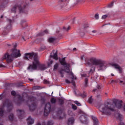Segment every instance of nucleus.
I'll return each instance as SVG.
<instances>
[{
	"label": "nucleus",
	"instance_id": "46",
	"mask_svg": "<svg viewBox=\"0 0 125 125\" xmlns=\"http://www.w3.org/2000/svg\"><path fill=\"white\" fill-rule=\"evenodd\" d=\"M3 94H1L0 95V100H1V99H2V98H3V96L2 95Z\"/></svg>",
	"mask_w": 125,
	"mask_h": 125
},
{
	"label": "nucleus",
	"instance_id": "23",
	"mask_svg": "<svg viewBox=\"0 0 125 125\" xmlns=\"http://www.w3.org/2000/svg\"><path fill=\"white\" fill-rule=\"evenodd\" d=\"M65 70H64V69H62L59 71V73L62 78H64V74H65Z\"/></svg>",
	"mask_w": 125,
	"mask_h": 125
},
{
	"label": "nucleus",
	"instance_id": "2",
	"mask_svg": "<svg viewBox=\"0 0 125 125\" xmlns=\"http://www.w3.org/2000/svg\"><path fill=\"white\" fill-rule=\"evenodd\" d=\"M86 66H96L98 71H104L107 69L108 63L102 59L91 58L85 63Z\"/></svg>",
	"mask_w": 125,
	"mask_h": 125
},
{
	"label": "nucleus",
	"instance_id": "64",
	"mask_svg": "<svg viewBox=\"0 0 125 125\" xmlns=\"http://www.w3.org/2000/svg\"><path fill=\"white\" fill-rule=\"evenodd\" d=\"M62 1H66V0H61Z\"/></svg>",
	"mask_w": 125,
	"mask_h": 125
},
{
	"label": "nucleus",
	"instance_id": "52",
	"mask_svg": "<svg viewBox=\"0 0 125 125\" xmlns=\"http://www.w3.org/2000/svg\"><path fill=\"white\" fill-rule=\"evenodd\" d=\"M92 33H97V31H96V30H93L92 31Z\"/></svg>",
	"mask_w": 125,
	"mask_h": 125
},
{
	"label": "nucleus",
	"instance_id": "3",
	"mask_svg": "<svg viewBox=\"0 0 125 125\" xmlns=\"http://www.w3.org/2000/svg\"><path fill=\"white\" fill-rule=\"evenodd\" d=\"M13 48L11 50V54H9L8 53H5L3 57V60H6L7 63H11L13 60H14V58H18V57H20L21 56V53H20V50H18L16 49V47L17 46V44H14Z\"/></svg>",
	"mask_w": 125,
	"mask_h": 125
},
{
	"label": "nucleus",
	"instance_id": "16",
	"mask_svg": "<svg viewBox=\"0 0 125 125\" xmlns=\"http://www.w3.org/2000/svg\"><path fill=\"white\" fill-rule=\"evenodd\" d=\"M27 121L28 125H32L35 123V119L31 117V116L28 117Z\"/></svg>",
	"mask_w": 125,
	"mask_h": 125
},
{
	"label": "nucleus",
	"instance_id": "37",
	"mask_svg": "<svg viewBox=\"0 0 125 125\" xmlns=\"http://www.w3.org/2000/svg\"><path fill=\"white\" fill-rule=\"evenodd\" d=\"M11 95H13V96H16V92H15V91H12Z\"/></svg>",
	"mask_w": 125,
	"mask_h": 125
},
{
	"label": "nucleus",
	"instance_id": "14",
	"mask_svg": "<svg viewBox=\"0 0 125 125\" xmlns=\"http://www.w3.org/2000/svg\"><path fill=\"white\" fill-rule=\"evenodd\" d=\"M111 66H112V67H114L115 69H118V70H119V71L120 73L122 74V72H123L122 67L120 66L119 64L117 63H112L111 64Z\"/></svg>",
	"mask_w": 125,
	"mask_h": 125
},
{
	"label": "nucleus",
	"instance_id": "5",
	"mask_svg": "<svg viewBox=\"0 0 125 125\" xmlns=\"http://www.w3.org/2000/svg\"><path fill=\"white\" fill-rule=\"evenodd\" d=\"M5 106H7V112H11L12 108H13L12 104L9 103V100L6 99L4 102L3 105L0 106V117H3V115H4V107Z\"/></svg>",
	"mask_w": 125,
	"mask_h": 125
},
{
	"label": "nucleus",
	"instance_id": "60",
	"mask_svg": "<svg viewBox=\"0 0 125 125\" xmlns=\"http://www.w3.org/2000/svg\"><path fill=\"white\" fill-rule=\"evenodd\" d=\"M0 18H1V19L3 18V15H1V17H0Z\"/></svg>",
	"mask_w": 125,
	"mask_h": 125
},
{
	"label": "nucleus",
	"instance_id": "18",
	"mask_svg": "<svg viewBox=\"0 0 125 125\" xmlns=\"http://www.w3.org/2000/svg\"><path fill=\"white\" fill-rule=\"evenodd\" d=\"M75 122L74 118L72 117L68 119L67 124L68 125H73Z\"/></svg>",
	"mask_w": 125,
	"mask_h": 125
},
{
	"label": "nucleus",
	"instance_id": "28",
	"mask_svg": "<svg viewBox=\"0 0 125 125\" xmlns=\"http://www.w3.org/2000/svg\"><path fill=\"white\" fill-rule=\"evenodd\" d=\"M58 67H59V64L58 63H56L54 65V68H53L54 71H57V69H58Z\"/></svg>",
	"mask_w": 125,
	"mask_h": 125
},
{
	"label": "nucleus",
	"instance_id": "13",
	"mask_svg": "<svg viewBox=\"0 0 125 125\" xmlns=\"http://www.w3.org/2000/svg\"><path fill=\"white\" fill-rule=\"evenodd\" d=\"M113 103L118 109H121L123 107V104H121V102L118 100H115L113 101Z\"/></svg>",
	"mask_w": 125,
	"mask_h": 125
},
{
	"label": "nucleus",
	"instance_id": "8",
	"mask_svg": "<svg viewBox=\"0 0 125 125\" xmlns=\"http://www.w3.org/2000/svg\"><path fill=\"white\" fill-rule=\"evenodd\" d=\"M26 7V5H24L23 8L22 7V6L20 4H16L15 5H14L11 9V11L12 13H16V12L17 11V8H19V10L20 11H22L23 10V8H25Z\"/></svg>",
	"mask_w": 125,
	"mask_h": 125
},
{
	"label": "nucleus",
	"instance_id": "27",
	"mask_svg": "<svg viewBox=\"0 0 125 125\" xmlns=\"http://www.w3.org/2000/svg\"><path fill=\"white\" fill-rule=\"evenodd\" d=\"M55 41H56V38H50L48 39L49 42H53Z\"/></svg>",
	"mask_w": 125,
	"mask_h": 125
},
{
	"label": "nucleus",
	"instance_id": "15",
	"mask_svg": "<svg viewBox=\"0 0 125 125\" xmlns=\"http://www.w3.org/2000/svg\"><path fill=\"white\" fill-rule=\"evenodd\" d=\"M17 98L18 99V105H20L22 102H24V98L23 97L20 96V95H17Z\"/></svg>",
	"mask_w": 125,
	"mask_h": 125
},
{
	"label": "nucleus",
	"instance_id": "43",
	"mask_svg": "<svg viewBox=\"0 0 125 125\" xmlns=\"http://www.w3.org/2000/svg\"><path fill=\"white\" fill-rule=\"evenodd\" d=\"M72 108L73 109V110H77V106H76L75 104H72Z\"/></svg>",
	"mask_w": 125,
	"mask_h": 125
},
{
	"label": "nucleus",
	"instance_id": "17",
	"mask_svg": "<svg viewBox=\"0 0 125 125\" xmlns=\"http://www.w3.org/2000/svg\"><path fill=\"white\" fill-rule=\"evenodd\" d=\"M115 116L117 120H119V121H122L124 119V116L119 113H116Z\"/></svg>",
	"mask_w": 125,
	"mask_h": 125
},
{
	"label": "nucleus",
	"instance_id": "30",
	"mask_svg": "<svg viewBox=\"0 0 125 125\" xmlns=\"http://www.w3.org/2000/svg\"><path fill=\"white\" fill-rule=\"evenodd\" d=\"M59 104L60 105H63V104H64V100H63L61 99H59Z\"/></svg>",
	"mask_w": 125,
	"mask_h": 125
},
{
	"label": "nucleus",
	"instance_id": "24",
	"mask_svg": "<svg viewBox=\"0 0 125 125\" xmlns=\"http://www.w3.org/2000/svg\"><path fill=\"white\" fill-rule=\"evenodd\" d=\"M83 29H84V31H87V29H88V27H89V26L88 25V24L87 23H85V24H83Z\"/></svg>",
	"mask_w": 125,
	"mask_h": 125
},
{
	"label": "nucleus",
	"instance_id": "58",
	"mask_svg": "<svg viewBox=\"0 0 125 125\" xmlns=\"http://www.w3.org/2000/svg\"><path fill=\"white\" fill-rule=\"evenodd\" d=\"M35 88L36 89H37V88L39 89V86H35Z\"/></svg>",
	"mask_w": 125,
	"mask_h": 125
},
{
	"label": "nucleus",
	"instance_id": "20",
	"mask_svg": "<svg viewBox=\"0 0 125 125\" xmlns=\"http://www.w3.org/2000/svg\"><path fill=\"white\" fill-rule=\"evenodd\" d=\"M45 34H48V31L47 30H45L43 32L39 33L38 34H37V37H42V36H44V35H45Z\"/></svg>",
	"mask_w": 125,
	"mask_h": 125
},
{
	"label": "nucleus",
	"instance_id": "44",
	"mask_svg": "<svg viewBox=\"0 0 125 125\" xmlns=\"http://www.w3.org/2000/svg\"><path fill=\"white\" fill-rule=\"evenodd\" d=\"M7 20L8 23H9V24H11L13 22V21L9 19H7Z\"/></svg>",
	"mask_w": 125,
	"mask_h": 125
},
{
	"label": "nucleus",
	"instance_id": "26",
	"mask_svg": "<svg viewBox=\"0 0 125 125\" xmlns=\"http://www.w3.org/2000/svg\"><path fill=\"white\" fill-rule=\"evenodd\" d=\"M70 29H71V27L70 26H68L67 27H63L62 30L64 32H69Z\"/></svg>",
	"mask_w": 125,
	"mask_h": 125
},
{
	"label": "nucleus",
	"instance_id": "34",
	"mask_svg": "<svg viewBox=\"0 0 125 125\" xmlns=\"http://www.w3.org/2000/svg\"><path fill=\"white\" fill-rule=\"evenodd\" d=\"M87 84H88V79L86 78L85 79V86H87Z\"/></svg>",
	"mask_w": 125,
	"mask_h": 125
},
{
	"label": "nucleus",
	"instance_id": "41",
	"mask_svg": "<svg viewBox=\"0 0 125 125\" xmlns=\"http://www.w3.org/2000/svg\"><path fill=\"white\" fill-rule=\"evenodd\" d=\"M95 18L97 20L98 19H99V14H96L95 15Z\"/></svg>",
	"mask_w": 125,
	"mask_h": 125
},
{
	"label": "nucleus",
	"instance_id": "49",
	"mask_svg": "<svg viewBox=\"0 0 125 125\" xmlns=\"http://www.w3.org/2000/svg\"><path fill=\"white\" fill-rule=\"evenodd\" d=\"M119 125H125V123L122 122H121Z\"/></svg>",
	"mask_w": 125,
	"mask_h": 125
},
{
	"label": "nucleus",
	"instance_id": "59",
	"mask_svg": "<svg viewBox=\"0 0 125 125\" xmlns=\"http://www.w3.org/2000/svg\"><path fill=\"white\" fill-rule=\"evenodd\" d=\"M115 83V81L112 80V81H111V83Z\"/></svg>",
	"mask_w": 125,
	"mask_h": 125
},
{
	"label": "nucleus",
	"instance_id": "12",
	"mask_svg": "<svg viewBox=\"0 0 125 125\" xmlns=\"http://www.w3.org/2000/svg\"><path fill=\"white\" fill-rule=\"evenodd\" d=\"M50 57H51V58H53V59H55V60H58L57 51H56L55 50H53L51 53Z\"/></svg>",
	"mask_w": 125,
	"mask_h": 125
},
{
	"label": "nucleus",
	"instance_id": "51",
	"mask_svg": "<svg viewBox=\"0 0 125 125\" xmlns=\"http://www.w3.org/2000/svg\"><path fill=\"white\" fill-rule=\"evenodd\" d=\"M84 57V55H83L81 57V60H83V58Z\"/></svg>",
	"mask_w": 125,
	"mask_h": 125
},
{
	"label": "nucleus",
	"instance_id": "33",
	"mask_svg": "<svg viewBox=\"0 0 125 125\" xmlns=\"http://www.w3.org/2000/svg\"><path fill=\"white\" fill-rule=\"evenodd\" d=\"M93 102V99H92V97H90L88 99V103L89 104H91Z\"/></svg>",
	"mask_w": 125,
	"mask_h": 125
},
{
	"label": "nucleus",
	"instance_id": "6",
	"mask_svg": "<svg viewBox=\"0 0 125 125\" xmlns=\"http://www.w3.org/2000/svg\"><path fill=\"white\" fill-rule=\"evenodd\" d=\"M64 72L65 73H67V74H70L71 77H70V79L71 80L70 81L68 79H65V82L66 83H73V85L75 86L76 85V84L75 83V82H74V80H76L77 79L76 77H75L74 76V74L73 72L70 71V68L69 67L67 66H64V69H63Z\"/></svg>",
	"mask_w": 125,
	"mask_h": 125
},
{
	"label": "nucleus",
	"instance_id": "55",
	"mask_svg": "<svg viewBox=\"0 0 125 125\" xmlns=\"http://www.w3.org/2000/svg\"><path fill=\"white\" fill-rule=\"evenodd\" d=\"M97 98H100V97H101V96L100 94H99L97 96Z\"/></svg>",
	"mask_w": 125,
	"mask_h": 125
},
{
	"label": "nucleus",
	"instance_id": "19",
	"mask_svg": "<svg viewBox=\"0 0 125 125\" xmlns=\"http://www.w3.org/2000/svg\"><path fill=\"white\" fill-rule=\"evenodd\" d=\"M10 28H11V25H9L8 26H7L6 30H4L3 33H2V35H3L4 36H6V35H7V34H8V30H9V29H10Z\"/></svg>",
	"mask_w": 125,
	"mask_h": 125
},
{
	"label": "nucleus",
	"instance_id": "1",
	"mask_svg": "<svg viewBox=\"0 0 125 125\" xmlns=\"http://www.w3.org/2000/svg\"><path fill=\"white\" fill-rule=\"evenodd\" d=\"M33 58L35 62L33 63V65H30L28 66V70H37V67L40 71H44V70L47 69V67L44 64H38L39 59L38 58L37 53H27L23 56V59L24 60H29V59H33Z\"/></svg>",
	"mask_w": 125,
	"mask_h": 125
},
{
	"label": "nucleus",
	"instance_id": "32",
	"mask_svg": "<svg viewBox=\"0 0 125 125\" xmlns=\"http://www.w3.org/2000/svg\"><path fill=\"white\" fill-rule=\"evenodd\" d=\"M44 49H45V46L42 45L40 48L39 51H42V50H44Z\"/></svg>",
	"mask_w": 125,
	"mask_h": 125
},
{
	"label": "nucleus",
	"instance_id": "9",
	"mask_svg": "<svg viewBox=\"0 0 125 125\" xmlns=\"http://www.w3.org/2000/svg\"><path fill=\"white\" fill-rule=\"evenodd\" d=\"M51 110V104L50 103H47L45 105L44 110V116H47L49 113H50V111Z\"/></svg>",
	"mask_w": 125,
	"mask_h": 125
},
{
	"label": "nucleus",
	"instance_id": "47",
	"mask_svg": "<svg viewBox=\"0 0 125 125\" xmlns=\"http://www.w3.org/2000/svg\"><path fill=\"white\" fill-rule=\"evenodd\" d=\"M0 68H5V66L3 64H0Z\"/></svg>",
	"mask_w": 125,
	"mask_h": 125
},
{
	"label": "nucleus",
	"instance_id": "48",
	"mask_svg": "<svg viewBox=\"0 0 125 125\" xmlns=\"http://www.w3.org/2000/svg\"><path fill=\"white\" fill-rule=\"evenodd\" d=\"M97 88H98V89H101V87L100 86V85H97Z\"/></svg>",
	"mask_w": 125,
	"mask_h": 125
},
{
	"label": "nucleus",
	"instance_id": "61",
	"mask_svg": "<svg viewBox=\"0 0 125 125\" xmlns=\"http://www.w3.org/2000/svg\"><path fill=\"white\" fill-rule=\"evenodd\" d=\"M29 80L30 81V82H33V79H29Z\"/></svg>",
	"mask_w": 125,
	"mask_h": 125
},
{
	"label": "nucleus",
	"instance_id": "42",
	"mask_svg": "<svg viewBox=\"0 0 125 125\" xmlns=\"http://www.w3.org/2000/svg\"><path fill=\"white\" fill-rule=\"evenodd\" d=\"M108 17V15H104L102 17V19H106Z\"/></svg>",
	"mask_w": 125,
	"mask_h": 125
},
{
	"label": "nucleus",
	"instance_id": "22",
	"mask_svg": "<svg viewBox=\"0 0 125 125\" xmlns=\"http://www.w3.org/2000/svg\"><path fill=\"white\" fill-rule=\"evenodd\" d=\"M92 119L93 121L94 125H98V120L95 117L92 116Z\"/></svg>",
	"mask_w": 125,
	"mask_h": 125
},
{
	"label": "nucleus",
	"instance_id": "45",
	"mask_svg": "<svg viewBox=\"0 0 125 125\" xmlns=\"http://www.w3.org/2000/svg\"><path fill=\"white\" fill-rule=\"evenodd\" d=\"M53 63V61H51L49 62H48V66H51V64Z\"/></svg>",
	"mask_w": 125,
	"mask_h": 125
},
{
	"label": "nucleus",
	"instance_id": "4",
	"mask_svg": "<svg viewBox=\"0 0 125 125\" xmlns=\"http://www.w3.org/2000/svg\"><path fill=\"white\" fill-rule=\"evenodd\" d=\"M100 112L102 113V115L110 116L112 112L115 111V105L113 104L108 103L107 104H102L99 106Z\"/></svg>",
	"mask_w": 125,
	"mask_h": 125
},
{
	"label": "nucleus",
	"instance_id": "21",
	"mask_svg": "<svg viewBox=\"0 0 125 125\" xmlns=\"http://www.w3.org/2000/svg\"><path fill=\"white\" fill-rule=\"evenodd\" d=\"M65 61V58H63L62 59H60V62L62 65H63V66H65H65H67V63H66Z\"/></svg>",
	"mask_w": 125,
	"mask_h": 125
},
{
	"label": "nucleus",
	"instance_id": "53",
	"mask_svg": "<svg viewBox=\"0 0 125 125\" xmlns=\"http://www.w3.org/2000/svg\"><path fill=\"white\" fill-rule=\"evenodd\" d=\"M59 120H62V119H63V117H62V116H59Z\"/></svg>",
	"mask_w": 125,
	"mask_h": 125
},
{
	"label": "nucleus",
	"instance_id": "7",
	"mask_svg": "<svg viewBox=\"0 0 125 125\" xmlns=\"http://www.w3.org/2000/svg\"><path fill=\"white\" fill-rule=\"evenodd\" d=\"M35 100H36V98L33 96L29 97L28 98L27 104L30 111H34L36 109V107H37V104L35 103Z\"/></svg>",
	"mask_w": 125,
	"mask_h": 125
},
{
	"label": "nucleus",
	"instance_id": "56",
	"mask_svg": "<svg viewBox=\"0 0 125 125\" xmlns=\"http://www.w3.org/2000/svg\"><path fill=\"white\" fill-rule=\"evenodd\" d=\"M82 76V77H86V74H83Z\"/></svg>",
	"mask_w": 125,
	"mask_h": 125
},
{
	"label": "nucleus",
	"instance_id": "35",
	"mask_svg": "<svg viewBox=\"0 0 125 125\" xmlns=\"http://www.w3.org/2000/svg\"><path fill=\"white\" fill-rule=\"evenodd\" d=\"M74 103L75 104H76V105H77V106H82V104H81V103H79V102L78 101H75L74 102Z\"/></svg>",
	"mask_w": 125,
	"mask_h": 125
},
{
	"label": "nucleus",
	"instance_id": "25",
	"mask_svg": "<svg viewBox=\"0 0 125 125\" xmlns=\"http://www.w3.org/2000/svg\"><path fill=\"white\" fill-rule=\"evenodd\" d=\"M15 119V117H14V115L13 114H10L9 116V119L10 121H13Z\"/></svg>",
	"mask_w": 125,
	"mask_h": 125
},
{
	"label": "nucleus",
	"instance_id": "36",
	"mask_svg": "<svg viewBox=\"0 0 125 125\" xmlns=\"http://www.w3.org/2000/svg\"><path fill=\"white\" fill-rule=\"evenodd\" d=\"M47 125H53V121H49L47 122Z\"/></svg>",
	"mask_w": 125,
	"mask_h": 125
},
{
	"label": "nucleus",
	"instance_id": "29",
	"mask_svg": "<svg viewBox=\"0 0 125 125\" xmlns=\"http://www.w3.org/2000/svg\"><path fill=\"white\" fill-rule=\"evenodd\" d=\"M51 103H52V104H55V103H56V99L55 98H52L51 99Z\"/></svg>",
	"mask_w": 125,
	"mask_h": 125
},
{
	"label": "nucleus",
	"instance_id": "63",
	"mask_svg": "<svg viewBox=\"0 0 125 125\" xmlns=\"http://www.w3.org/2000/svg\"><path fill=\"white\" fill-rule=\"evenodd\" d=\"M76 49H77V48H73V50H76Z\"/></svg>",
	"mask_w": 125,
	"mask_h": 125
},
{
	"label": "nucleus",
	"instance_id": "54",
	"mask_svg": "<svg viewBox=\"0 0 125 125\" xmlns=\"http://www.w3.org/2000/svg\"><path fill=\"white\" fill-rule=\"evenodd\" d=\"M44 83H48V82L47 81V80H44Z\"/></svg>",
	"mask_w": 125,
	"mask_h": 125
},
{
	"label": "nucleus",
	"instance_id": "50",
	"mask_svg": "<svg viewBox=\"0 0 125 125\" xmlns=\"http://www.w3.org/2000/svg\"><path fill=\"white\" fill-rule=\"evenodd\" d=\"M59 32H60V29L59 28L56 31L57 34H58L59 33Z\"/></svg>",
	"mask_w": 125,
	"mask_h": 125
},
{
	"label": "nucleus",
	"instance_id": "10",
	"mask_svg": "<svg viewBox=\"0 0 125 125\" xmlns=\"http://www.w3.org/2000/svg\"><path fill=\"white\" fill-rule=\"evenodd\" d=\"M17 112L18 118H19V119H22L23 118V117H24V114H25V112H24V110L18 109V110H17Z\"/></svg>",
	"mask_w": 125,
	"mask_h": 125
},
{
	"label": "nucleus",
	"instance_id": "38",
	"mask_svg": "<svg viewBox=\"0 0 125 125\" xmlns=\"http://www.w3.org/2000/svg\"><path fill=\"white\" fill-rule=\"evenodd\" d=\"M26 21H21V26H24V25H26V23H25Z\"/></svg>",
	"mask_w": 125,
	"mask_h": 125
},
{
	"label": "nucleus",
	"instance_id": "40",
	"mask_svg": "<svg viewBox=\"0 0 125 125\" xmlns=\"http://www.w3.org/2000/svg\"><path fill=\"white\" fill-rule=\"evenodd\" d=\"M114 5V2H111V3L108 5V7H113Z\"/></svg>",
	"mask_w": 125,
	"mask_h": 125
},
{
	"label": "nucleus",
	"instance_id": "57",
	"mask_svg": "<svg viewBox=\"0 0 125 125\" xmlns=\"http://www.w3.org/2000/svg\"><path fill=\"white\" fill-rule=\"evenodd\" d=\"M96 90H97V89H94L93 90V91H96Z\"/></svg>",
	"mask_w": 125,
	"mask_h": 125
},
{
	"label": "nucleus",
	"instance_id": "62",
	"mask_svg": "<svg viewBox=\"0 0 125 125\" xmlns=\"http://www.w3.org/2000/svg\"><path fill=\"white\" fill-rule=\"evenodd\" d=\"M124 83V82H123V81H120V83Z\"/></svg>",
	"mask_w": 125,
	"mask_h": 125
},
{
	"label": "nucleus",
	"instance_id": "31",
	"mask_svg": "<svg viewBox=\"0 0 125 125\" xmlns=\"http://www.w3.org/2000/svg\"><path fill=\"white\" fill-rule=\"evenodd\" d=\"M94 71H95V67L92 66V68L89 70V73L92 74V73H94Z\"/></svg>",
	"mask_w": 125,
	"mask_h": 125
},
{
	"label": "nucleus",
	"instance_id": "11",
	"mask_svg": "<svg viewBox=\"0 0 125 125\" xmlns=\"http://www.w3.org/2000/svg\"><path fill=\"white\" fill-rule=\"evenodd\" d=\"M80 121L82 124H84V125H87V124H88L87 118L85 115H82L80 117Z\"/></svg>",
	"mask_w": 125,
	"mask_h": 125
},
{
	"label": "nucleus",
	"instance_id": "39",
	"mask_svg": "<svg viewBox=\"0 0 125 125\" xmlns=\"http://www.w3.org/2000/svg\"><path fill=\"white\" fill-rule=\"evenodd\" d=\"M81 96L83 98H84V97H86V93H85V92H84L81 95Z\"/></svg>",
	"mask_w": 125,
	"mask_h": 125
}]
</instances>
